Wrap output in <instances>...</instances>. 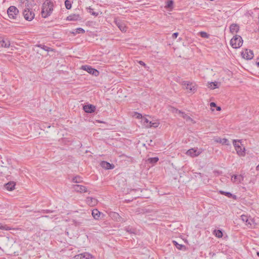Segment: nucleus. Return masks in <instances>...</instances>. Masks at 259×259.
I'll return each instance as SVG.
<instances>
[{
  "label": "nucleus",
  "instance_id": "obj_1",
  "mask_svg": "<svg viewBox=\"0 0 259 259\" xmlns=\"http://www.w3.org/2000/svg\"><path fill=\"white\" fill-rule=\"evenodd\" d=\"M53 3L51 0H46L42 4L41 15L43 18L49 16L53 10Z\"/></svg>",
  "mask_w": 259,
  "mask_h": 259
},
{
  "label": "nucleus",
  "instance_id": "obj_2",
  "mask_svg": "<svg viewBox=\"0 0 259 259\" xmlns=\"http://www.w3.org/2000/svg\"><path fill=\"white\" fill-rule=\"evenodd\" d=\"M242 44V38L238 35L234 36L230 40V45L234 49L239 48Z\"/></svg>",
  "mask_w": 259,
  "mask_h": 259
},
{
  "label": "nucleus",
  "instance_id": "obj_3",
  "mask_svg": "<svg viewBox=\"0 0 259 259\" xmlns=\"http://www.w3.org/2000/svg\"><path fill=\"white\" fill-rule=\"evenodd\" d=\"M19 10L16 7L13 6H10L7 10V14L10 19H16Z\"/></svg>",
  "mask_w": 259,
  "mask_h": 259
},
{
  "label": "nucleus",
  "instance_id": "obj_4",
  "mask_svg": "<svg viewBox=\"0 0 259 259\" xmlns=\"http://www.w3.org/2000/svg\"><path fill=\"white\" fill-rule=\"evenodd\" d=\"M241 220L242 221V222H244L245 223V225L249 228H252L253 225H254V219L251 218L250 217H248L247 215L242 214L240 216Z\"/></svg>",
  "mask_w": 259,
  "mask_h": 259
},
{
  "label": "nucleus",
  "instance_id": "obj_5",
  "mask_svg": "<svg viewBox=\"0 0 259 259\" xmlns=\"http://www.w3.org/2000/svg\"><path fill=\"white\" fill-rule=\"evenodd\" d=\"M24 18L27 21H31L34 17L35 14L32 9L25 8L23 12Z\"/></svg>",
  "mask_w": 259,
  "mask_h": 259
},
{
  "label": "nucleus",
  "instance_id": "obj_6",
  "mask_svg": "<svg viewBox=\"0 0 259 259\" xmlns=\"http://www.w3.org/2000/svg\"><path fill=\"white\" fill-rule=\"evenodd\" d=\"M114 22L121 32H125L126 31L127 27L122 20L118 18H115Z\"/></svg>",
  "mask_w": 259,
  "mask_h": 259
},
{
  "label": "nucleus",
  "instance_id": "obj_7",
  "mask_svg": "<svg viewBox=\"0 0 259 259\" xmlns=\"http://www.w3.org/2000/svg\"><path fill=\"white\" fill-rule=\"evenodd\" d=\"M82 70L87 71L95 76H98L99 74V72L98 70L92 68L89 65H82Z\"/></svg>",
  "mask_w": 259,
  "mask_h": 259
},
{
  "label": "nucleus",
  "instance_id": "obj_8",
  "mask_svg": "<svg viewBox=\"0 0 259 259\" xmlns=\"http://www.w3.org/2000/svg\"><path fill=\"white\" fill-rule=\"evenodd\" d=\"M182 84L183 85H186V89L190 92L194 93L196 91V85L194 83L184 81Z\"/></svg>",
  "mask_w": 259,
  "mask_h": 259
},
{
  "label": "nucleus",
  "instance_id": "obj_9",
  "mask_svg": "<svg viewBox=\"0 0 259 259\" xmlns=\"http://www.w3.org/2000/svg\"><path fill=\"white\" fill-rule=\"evenodd\" d=\"M241 55L244 59L246 60H251L254 56L253 51L248 49H246L245 51H242Z\"/></svg>",
  "mask_w": 259,
  "mask_h": 259
},
{
  "label": "nucleus",
  "instance_id": "obj_10",
  "mask_svg": "<svg viewBox=\"0 0 259 259\" xmlns=\"http://www.w3.org/2000/svg\"><path fill=\"white\" fill-rule=\"evenodd\" d=\"M83 109L86 113H92L95 111L96 106L92 104L85 105L83 106Z\"/></svg>",
  "mask_w": 259,
  "mask_h": 259
},
{
  "label": "nucleus",
  "instance_id": "obj_11",
  "mask_svg": "<svg viewBox=\"0 0 259 259\" xmlns=\"http://www.w3.org/2000/svg\"><path fill=\"white\" fill-rule=\"evenodd\" d=\"M200 153L201 152L200 151L194 148L190 149L186 152V154L187 155H189L191 157H196L198 156Z\"/></svg>",
  "mask_w": 259,
  "mask_h": 259
},
{
  "label": "nucleus",
  "instance_id": "obj_12",
  "mask_svg": "<svg viewBox=\"0 0 259 259\" xmlns=\"http://www.w3.org/2000/svg\"><path fill=\"white\" fill-rule=\"evenodd\" d=\"M85 202L88 205L91 206H95L98 203L97 199L92 197H88L85 200Z\"/></svg>",
  "mask_w": 259,
  "mask_h": 259
},
{
  "label": "nucleus",
  "instance_id": "obj_13",
  "mask_svg": "<svg viewBox=\"0 0 259 259\" xmlns=\"http://www.w3.org/2000/svg\"><path fill=\"white\" fill-rule=\"evenodd\" d=\"M214 141L218 143H221L223 145H229L230 143L228 139L226 138L222 139L220 137H218L214 139Z\"/></svg>",
  "mask_w": 259,
  "mask_h": 259
},
{
  "label": "nucleus",
  "instance_id": "obj_14",
  "mask_svg": "<svg viewBox=\"0 0 259 259\" xmlns=\"http://www.w3.org/2000/svg\"><path fill=\"white\" fill-rule=\"evenodd\" d=\"M239 30V26L235 23L232 24L230 26V31L233 34L237 33Z\"/></svg>",
  "mask_w": 259,
  "mask_h": 259
},
{
  "label": "nucleus",
  "instance_id": "obj_15",
  "mask_svg": "<svg viewBox=\"0 0 259 259\" xmlns=\"http://www.w3.org/2000/svg\"><path fill=\"white\" fill-rule=\"evenodd\" d=\"M101 165L103 168H104L106 169H111L114 167L113 164H110V163L105 161L101 162Z\"/></svg>",
  "mask_w": 259,
  "mask_h": 259
},
{
  "label": "nucleus",
  "instance_id": "obj_16",
  "mask_svg": "<svg viewBox=\"0 0 259 259\" xmlns=\"http://www.w3.org/2000/svg\"><path fill=\"white\" fill-rule=\"evenodd\" d=\"M10 46V41L8 39H4L3 38L0 37V47L3 48H9Z\"/></svg>",
  "mask_w": 259,
  "mask_h": 259
},
{
  "label": "nucleus",
  "instance_id": "obj_17",
  "mask_svg": "<svg viewBox=\"0 0 259 259\" xmlns=\"http://www.w3.org/2000/svg\"><path fill=\"white\" fill-rule=\"evenodd\" d=\"M219 193L220 194H223V195H224L226 196L228 198H232L234 200H236L237 198V197L236 195H234V194H232V193H231L230 192H226V191H224L220 190L219 191Z\"/></svg>",
  "mask_w": 259,
  "mask_h": 259
},
{
  "label": "nucleus",
  "instance_id": "obj_18",
  "mask_svg": "<svg viewBox=\"0 0 259 259\" xmlns=\"http://www.w3.org/2000/svg\"><path fill=\"white\" fill-rule=\"evenodd\" d=\"M101 214L102 212L99 211L97 209H94L92 211V216L95 220H99Z\"/></svg>",
  "mask_w": 259,
  "mask_h": 259
},
{
  "label": "nucleus",
  "instance_id": "obj_19",
  "mask_svg": "<svg viewBox=\"0 0 259 259\" xmlns=\"http://www.w3.org/2000/svg\"><path fill=\"white\" fill-rule=\"evenodd\" d=\"M243 180V177L242 175H233L232 176L231 181L233 182H236V181L238 183H241L242 181Z\"/></svg>",
  "mask_w": 259,
  "mask_h": 259
},
{
  "label": "nucleus",
  "instance_id": "obj_20",
  "mask_svg": "<svg viewBox=\"0 0 259 259\" xmlns=\"http://www.w3.org/2000/svg\"><path fill=\"white\" fill-rule=\"evenodd\" d=\"M15 183L14 182H9L5 185V188L9 191H12L14 189Z\"/></svg>",
  "mask_w": 259,
  "mask_h": 259
},
{
  "label": "nucleus",
  "instance_id": "obj_21",
  "mask_svg": "<svg viewBox=\"0 0 259 259\" xmlns=\"http://www.w3.org/2000/svg\"><path fill=\"white\" fill-rule=\"evenodd\" d=\"M237 154L240 156H244L245 155V149L244 147L242 148L240 146V148L238 149H235Z\"/></svg>",
  "mask_w": 259,
  "mask_h": 259
},
{
  "label": "nucleus",
  "instance_id": "obj_22",
  "mask_svg": "<svg viewBox=\"0 0 259 259\" xmlns=\"http://www.w3.org/2000/svg\"><path fill=\"white\" fill-rule=\"evenodd\" d=\"M150 121H149L146 117H143L141 120V122L142 123L143 125L147 128L149 127V125L150 124Z\"/></svg>",
  "mask_w": 259,
  "mask_h": 259
},
{
  "label": "nucleus",
  "instance_id": "obj_23",
  "mask_svg": "<svg viewBox=\"0 0 259 259\" xmlns=\"http://www.w3.org/2000/svg\"><path fill=\"white\" fill-rule=\"evenodd\" d=\"M94 257L91 254L88 252L82 253V259H94Z\"/></svg>",
  "mask_w": 259,
  "mask_h": 259
},
{
  "label": "nucleus",
  "instance_id": "obj_24",
  "mask_svg": "<svg viewBox=\"0 0 259 259\" xmlns=\"http://www.w3.org/2000/svg\"><path fill=\"white\" fill-rule=\"evenodd\" d=\"M173 244L175 245L176 248L179 250H183V249H186V247L185 245L182 244H179L176 241H172Z\"/></svg>",
  "mask_w": 259,
  "mask_h": 259
},
{
  "label": "nucleus",
  "instance_id": "obj_25",
  "mask_svg": "<svg viewBox=\"0 0 259 259\" xmlns=\"http://www.w3.org/2000/svg\"><path fill=\"white\" fill-rule=\"evenodd\" d=\"M159 160V158L158 157H151V158H149L147 160V161L150 163H151L152 164H155L157 162V161Z\"/></svg>",
  "mask_w": 259,
  "mask_h": 259
},
{
  "label": "nucleus",
  "instance_id": "obj_26",
  "mask_svg": "<svg viewBox=\"0 0 259 259\" xmlns=\"http://www.w3.org/2000/svg\"><path fill=\"white\" fill-rule=\"evenodd\" d=\"M208 88L211 90H214L215 89L218 88V82L217 81L211 82L208 84Z\"/></svg>",
  "mask_w": 259,
  "mask_h": 259
},
{
  "label": "nucleus",
  "instance_id": "obj_27",
  "mask_svg": "<svg viewBox=\"0 0 259 259\" xmlns=\"http://www.w3.org/2000/svg\"><path fill=\"white\" fill-rule=\"evenodd\" d=\"M213 233V235L219 238H222L223 236V232L220 230H214Z\"/></svg>",
  "mask_w": 259,
  "mask_h": 259
},
{
  "label": "nucleus",
  "instance_id": "obj_28",
  "mask_svg": "<svg viewBox=\"0 0 259 259\" xmlns=\"http://www.w3.org/2000/svg\"><path fill=\"white\" fill-rule=\"evenodd\" d=\"M79 17L78 15H71L67 17V19L69 21L77 20Z\"/></svg>",
  "mask_w": 259,
  "mask_h": 259
},
{
  "label": "nucleus",
  "instance_id": "obj_29",
  "mask_svg": "<svg viewBox=\"0 0 259 259\" xmlns=\"http://www.w3.org/2000/svg\"><path fill=\"white\" fill-rule=\"evenodd\" d=\"M36 46L39 48H40L41 49H42L47 52H50V51H52V49L51 48L46 46L45 45H44L43 44H39V45H37Z\"/></svg>",
  "mask_w": 259,
  "mask_h": 259
},
{
  "label": "nucleus",
  "instance_id": "obj_30",
  "mask_svg": "<svg viewBox=\"0 0 259 259\" xmlns=\"http://www.w3.org/2000/svg\"><path fill=\"white\" fill-rule=\"evenodd\" d=\"M177 112H178L181 115V116L183 117L184 119H186L187 120L191 119L190 116L186 114V113H185L184 112L178 110H177Z\"/></svg>",
  "mask_w": 259,
  "mask_h": 259
},
{
  "label": "nucleus",
  "instance_id": "obj_31",
  "mask_svg": "<svg viewBox=\"0 0 259 259\" xmlns=\"http://www.w3.org/2000/svg\"><path fill=\"white\" fill-rule=\"evenodd\" d=\"M72 189L77 192H81V185L78 184L73 185Z\"/></svg>",
  "mask_w": 259,
  "mask_h": 259
},
{
  "label": "nucleus",
  "instance_id": "obj_32",
  "mask_svg": "<svg viewBox=\"0 0 259 259\" xmlns=\"http://www.w3.org/2000/svg\"><path fill=\"white\" fill-rule=\"evenodd\" d=\"M240 142L241 140H233V144L235 149H238L240 148V145L237 143Z\"/></svg>",
  "mask_w": 259,
  "mask_h": 259
},
{
  "label": "nucleus",
  "instance_id": "obj_33",
  "mask_svg": "<svg viewBox=\"0 0 259 259\" xmlns=\"http://www.w3.org/2000/svg\"><path fill=\"white\" fill-rule=\"evenodd\" d=\"M87 11L89 13H90L91 15H92L93 16H97L99 14V13L98 12H94V10L93 9L91 8L90 7L87 8Z\"/></svg>",
  "mask_w": 259,
  "mask_h": 259
},
{
  "label": "nucleus",
  "instance_id": "obj_34",
  "mask_svg": "<svg viewBox=\"0 0 259 259\" xmlns=\"http://www.w3.org/2000/svg\"><path fill=\"white\" fill-rule=\"evenodd\" d=\"M72 182L74 183H80L81 182V178L79 176H76L73 178Z\"/></svg>",
  "mask_w": 259,
  "mask_h": 259
},
{
  "label": "nucleus",
  "instance_id": "obj_35",
  "mask_svg": "<svg viewBox=\"0 0 259 259\" xmlns=\"http://www.w3.org/2000/svg\"><path fill=\"white\" fill-rule=\"evenodd\" d=\"M0 229L5 230H10L11 229L8 226L0 223Z\"/></svg>",
  "mask_w": 259,
  "mask_h": 259
},
{
  "label": "nucleus",
  "instance_id": "obj_36",
  "mask_svg": "<svg viewBox=\"0 0 259 259\" xmlns=\"http://www.w3.org/2000/svg\"><path fill=\"white\" fill-rule=\"evenodd\" d=\"M174 2L172 0H169L168 1L166 4L165 7L166 8H171L173 6Z\"/></svg>",
  "mask_w": 259,
  "mask_h": 259
},
{
  "label": "nucleus",
  "instance_id": "obj_37",
  "mask_svg": "<svg viewBox=\"0 0 259 259\" xmlns=\"http://www.w3.org/2000/svg\"><path fill=\"white\" fill-rule=\"evenodd\" d=\"M200 35L203 38H208L209 37V34L204 31H201Z\"/></svg>",
  "mask_w": 259,
  "mask_h": 259
},
{
  "label": "nucleus",
  "instance_id": "obj_38",
  "mask_svg": "<svg viewBox=\"0 0 259 259\" xmlns=\"http://www.w3.org/2000/svg\"><path fill=\"white\" fill-rule=\"evenodd\" d=\"M150 124L149 127H157L159 125V122H153V121H150Z\"/></svg>",
  "mask_w": 259,
  "mask_h": 259
},
{
  "label": "nucleus",
  "instance_id": "obj_39",
  "mask_svg": "<svg viewBox=\"0 0 259 259\" xmlns=\"http://www.w3.org/2000/svg\"><path fill=\"white\" fill-rule=\"evenodd\" d=\"M65 5L67 9H70L71 8V2L68 0L65 1Z\"/></svg>",
  "mask_w": 259,
  "mask_h": 259
},
{
  "label": "nucleus",
  "instance_id": "obj_40",
  "mask_svg": "<svg viewBox=\"0 0 259 259\" xmlns=\"http://www.w3.org/2000/svg\"><path fill=\"white\" fill-rule=\"evenodd\" d=\"M137 118H138V119H141L143 118V117H142V115L141 114L139 113H138V112H135V115H134Z\"/></svg>",
  "mask_w": 259,
  "mask_h": 259
},
{
  "label": "nucleus",
  "instance_id": "obj_41",
  "mask_svg": "<svg viewBox=\"0 0 259 259\" xmlns=\"http://www.w3.org/2000/svg\"><path fill=\"white\" fill-rule=\"evenodd\" d=\"M147 144L149 146H153V141L152 140H150L149 141H147Z\"/></svg>",
  "mask_w": 259,
  "mask_h": 259
},
{
  "label": "nucleus",
  "instance_id": "obj_42",
  "mask_svg": "<svg viewBox=\"0 0 259 259\" xmlns=\"http://www.w3.org/2000/svg\"><path fill=\"white\" fill-rule=\"evenodd\" d=\"M179 35L178 32H175L172 34V37L173 38H176Z\"/></svg>",
  "mask_w": 259,
  "mask_h": 259
},
{
  "label": "nucleus",
  "instance_id": "obj_43",
  "mask_svg": "<svg viewBox=\"0 0 259 259\" xmlns=\"http://www.w3.org/2000/svg\"><path fill=\"white\" fill-rule=\"evenodd\" d=\"M210 106L211 107H216L217 105L214 102H211L210 104Z\"/></svg>",
  "mask_w": 259,
  "mask_h": 259
},
{
  "label": "nucleus",
  "instance_id": "obj_44",
  "mask_svg": "<svg viewBox=\"0 0 259 259\" xmlns=\"http://www.w3.org/2000/svg\"><path fill=\"white\" fill-rule=\"evenodd\" d=\"M87 192V189L85 187L82 186V192Z\"/></svg>",
  "mask_w": 259,
  "mask_h": 259
},
{
  "label": "nucleus",
  "instance_id": "obj_45",
  "mask_svg": "<svg viewBox=\"0 0 259 259\" xmlns=\"http://www.w3.org/2000/svg\"><path fill=\"white\" fill-rule=\"evenodd\" d=\"M139 63H140L141 65H146V64H145V63H144V62H143V61H140L139 62Z\"/></svg>",
  "mask_w": 259,
  "mask_h": 259
},
{
  "label": "nucleus",
  "instance_id": "obj_46",
  "mask_svg": "<svg viewBox=\"0 0 259 259\" xmlns=\"http://www.w3.org/2000/svg\"><path fill=\"white\" fill-rule=\"evenodd\" d=\"M221 110V108L220 107H217V110L220 111Z\"/></svg>",
  "mask_w": 259,
  "mask_h": 259
},
{
  "label": "nucleus",
  "instance_id": "obj_47",
  "mask_svg": "<svg viewBox=\"0 0 259 259\" xmlns=\"http://www.w3.org/2000/svg\"><path fill=\"white\" fill-rule=\"evenodd\" d=\"M256 169L257 170H259V164L257 165Z\"/></svg>",
  "mask_w": 259,
  "mask_h": 259
},
{
  "label": "nucleus",
  "instance_id": "obj_48",
  "mask_svg": "<svg viewBox=\"0 0 259 259\" xmlns=\"http://www.w3.org/2000/svg\"><path fill=\"white\" fill-rule=\"evenodd\" d=\"M257 66L259 67V61L256 62Z\"/></svg>",
  "mask_w": 259,
  "mask_h": 259
},
{
  "label": "nucleus",
  "instance_id": "obj_49",
  "mask_svg": "<svg viewBox=\"0 0 259 259\" xmlns=\"http://www.w3.org/2000/svg\"><path fill=\"white\" fill-rule=\"evenodd\" d=\"M85 32L84 30L82 28V33Z\"/></svg>",
  "mask_w": 259,
  "mask_h": 259
},
{
  "label": "nucleus",
  "instance_id": "obj_50",
  "mask_svg": "<svg viewBox=\"0 0 259 259\" xmlns=\"http://www.w3.org/2000/svg\"><path fill=\"white\" fill-rule=\"evenodd\" d=\"M257 255L259 257V251L256 252Z\"/></svg>",
  "mask_w": 259,
  "mask_h": 259
},
{
  "label": "nucleus",
  "instance_id": "obj_51",
  "mask_svg": "<svg viewBox=\"0 0 259 259\" xmlns=\"http://www.w3.org/2000/svg\"><path fill=\"white\" fill-rule=\"evenodd\" d=\"M77 30H78V31H81V28H77Z\"/></svg>",
  "mask_w": 259,
  "mask_h": 259
},
{
  "label": "nucleus",
  "instance_id": "obj_52",
  "mask_svg": "<svg viewBox=\"0 0 259 259\" xmlns=\"http://www.w3.org/2000/svg\"><path fill=\"white\" fill-rule=\"evenodd\" d=\"M114 215H118V213H114Z\"/></svg>",
  "mask_w": 259,
  "mask_h": 259
},
{
  "label": "nucleus",
  "instance_id": "obj_53",
  "mask_svg": "<svg viewBox=\"0 0 259 259\" xmlns=\"http://www.w3.org/2000/svg\"><path fill=\"white\" fill-rule=\"evenodd\" d=\"M79 256H80V255L78 254V255H76V256L77 257V258H78L79 257Z\"/></svg>",
  "mask_w": 259,
  "mask_h": 259
}]
</instances>
